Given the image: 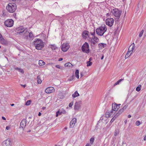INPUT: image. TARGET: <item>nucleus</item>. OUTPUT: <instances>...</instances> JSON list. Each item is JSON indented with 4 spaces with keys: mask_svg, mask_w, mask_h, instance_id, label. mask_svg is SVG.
<instances>
[{
    "mask_svg": "<svg viewBox=\"0 0 146 146\" xmlns=\"http://www.w3.org/2000/svg\"><path fill=\"white\" fill-rule=\"evenodd\" d=\"M81 48L83 52L87 54L89 53V45L87 42H85L82 46Z\"/></svg>",
    "mask_w": 146,
    "mask_h": 146,
    "instance_id": "obj_5",
    "label": "nucleus"
},
{
    "mask_svg": "<svg viewBox=\"0 0 146 146\" xmlns=\"http://www.w3.org/2000/svg\"><path fill=\"white\" fill-rule=\"evenodd\" d=\"M21 86H23V87H25L26 86V85H22V84H21Z\"/></svg>",
    "mask_w": 146,
    "mask_h": 146,
    "instance_id": "obj_61",
    "label": "nucleus"
},
{
    "mask_svg": "<svg viewBox=\"0 0 146 146\" xmlns=\"http://www.w3.org/2000/svg\"><path fill=\"white\" fill-rule=\"evenodd\" d=\"M119 108V107L118 106L116 103L112 104V110L114 111H116Z\"/></svg>",
    "mask_w": 146,
    "mask_h": 146,
    "instance_id": "obj_15",
    "label": "nucleus"
},
{
    "mask_svg": "<svg viewBox=\"0 0 146 146\" xmlns=\"http://www.w3.org/2000/svg\"><path fill=\"white\" fill-rule=\"evenodd\" d=\"M80 96L78 92L77 91H76L75 92L72 94V97L74 98H75L76 97Z\"/></svg>",
    "mask_w": 146,
    "mask_h": 146,
    "instance_id": "obj_18",
    "label": "nucleus"
},
{
    "mask_svg": "<svg viewBox=\"0 0 146 146\" xmlns=\"http://www.w3.org/2000/svg\"><path fill=\"white\" fill-rule=\"evenodd\" d=\"M19 69H20V68H19L18 67H17V68H15V69L17 70H19Z\"/></svg>",
    "mask_w": 146,
    "mask_h": 146,
    "instance_id": "obj_56",
    "label": "nucleus"
},
{
    "mask_svg": "<svg viewBox=\"0 0 146 146\" xmlns=\"http://www.w3.org/2000/svg\"><path fill=\"white\" fill-rule=\"evenodd\" d=\"M90 40L91 41H92V40H94V36H93L92 38H90Z\"/></svg>",
    "mask_w": 146,
    "mask_h": 146,
    "instance_id": "obj_52",
    "label": "nucleus"
},
{
    "mask_svg": "<svg viewBox=\"0 0 146 146\" xmlns=\"http://www.w3.org/2000/svg\"><path fill=\"white\" fill-rule=\"evenodd\" d=\"M50 48L52 49V50H55L57 48L55 45H50Z\"/></svg>",
    "mask_w": 146,
    "mask_h": 146,
    "instance_id": "obj_25",
    "label": "nucleus"
},
{
    "mask_svg": "<svg viewBox=\"0 0 146 146\" xmlns=\"http://www.w3.org/2000/svg\"><path fill=\"white\" fill-rule=\"evenodd\" d=\"M61 114L60 111L59 109L56 112V117H58V115H60Z\"/></svg>",
    "mask_w": 146,
    "mask_h": 146,
    "instance_id": "obj_31",
    "label": "nucleus"
},
{
    "mask_svg": "<svg viewBox=\"0 0 146 146\" xmlns=\"http://www.w3.org/2000/svg\"><path fill=\"white\" fill-rule=\"evenodd\" d=\"M17 33L21 35L22 33L25 34L27 32V29L23 27H19L17 29Z\"/></svg>",
    "mask_w": 146,
    "mask_h": 146,
    "instance_id": "obj_7",
    "label": "nucleus"
},
{
    "mask_svg": "<svg viewBox=\"0 0 146 146\" xmlns=\"http://www.w3.org/2000/svg\"><path fill=\"white\" fill-rule=\"evenodd\" d=\"M72 64L71 63H70V62L66 63L64 64V66L65 67H70L71 66L72 67Z\"/></svg>",
    "mask_w": 146,
    "mask_h": 146,
    "instance_id": "obj_23",
    "label": "nucleus"
},
{
    "mask_svg": "<svg viewBox=\"0 0 146 146\" xmlns=\"http://www.w3.org/2000/svg\"><path fill=\"white\" fill-rule=\"evenodd\" d=\"M131 54V53H130V54H129V50H128V51L127 52L125 56V58H128L129 56Z\"/></svg>",
    "mask_w": 146,
    "mask_h": 146,
    "instance_id": "obj_33",
    "label": "nucleus"
},
{
    "mask_svg": "<svg viewBox=\"0 0 146 146\" xmlns=\"http://www.w3.org/2000/svg\"><path fill=\"white\" fill-rule=\"evenodd\" d=\"M113 110H112L111 111H110L109 112H107L106 113L107 115H108V117H111V116L112 115V113H113Z\"/></svg>",
    "mask_w": 146,
    "mask_h": 146,
    "instance_id": "obj_22",
    "label": "nucleus"
},
{
    "mask_svg": "<svg viewBox=\"0 0 146 146\" xmlns=\"http://www.w3.org/2000/svg\"><path fill=\"white\" fill-rule=\"evenodd\" d=\"M119 131L118 129H116L115 130L114 132V135L115 136H116L119 133Z\"/></svg>",
    "mask_w": 146,
    "mask_h": 146,
    "instance_id": "obj_28",
    "label": "nucleus"
},
{
    "mask_svg": "<svg viewBox=\"0 0 146 146\" xmlns=\"http://www.w3.org/2000/svg\"><path fill=\"white\" fill-rule=\"evenodd\" d=\"M107 30V28L105 26H101L97 28L96 30V32L98 35L102 36L103 35Z\"/></svg>",
    "mask_w": 146,
    "mask_h": 146,
    "instance_id": "obj_4",
    "label": "nucleus"
},
{
    "mask_svg": "<svg viewBox=\"0 0 146 146\" xmlns=\"http://www.w3.org/2000/svg\"><path fill=\"white\" fill-rule=\"evenodd\" d=\"M11 144L10 139H8L2 143V146H11Z\"/></svg>",
    "mask_w": 146,
    "mask_h": 146,
    "instance_id": "obj_9",
    "label": "nucleus"
},
{
    "mask_svg": "<svg viewBox=\"0 0 146 146\" xmlns=\"http://www.w3.org/2000/svg\"><path fill=\"white\" fill-rule=\"evenodd\" d=\"M115 118L114 117H113L111 120L110 121V123H112L115 120Z\"/></svg>",
    "mask_w": 146,
    "mask_h": 146,
    "instance_id": "obj_46",
    "label": "nucleus"
},
{
    "mask_svg": "<svg viewBox=\"0 0 146 146\" xmlns=\"http://www.w3.org/2000/svg\"><path fill=\"white\" fill-rule=\"evenodd\" d=\"M73 104V102L72 101L69 104V106L70 108L72 107Z\"/></svg>",
    "mask_w": 146,
    "mask_h": 146,
    "instance_id": "obj_43",
    "label": "nucleus"
},
{
    "mask_svg": "<svg viewBox=\"0 0 146 146\" xmlns=\"http://www.w3.org/2000/svg\"><path fill=\"white\" fill-rule=\"evenodd\" d=\"M79 70L78 69L76 70L75 71V76L78 78H79Z\"/></svg>",
    "mask_w": 146,
    "mask_h": 146,
    "instance_id": "obj_26",
    "label": "nucleus"
},
{
    "mask_svg": "<svg viewBox=\"0 0 146 146\" xmlns=\"http://www.w3.org/2000/svg\"><path fill=\"white\" fill-rule=\"evenodd\" d=\"M94 41H95L96 42H98V41L99 40V39L97 37L94 36Z\"/></svg>",
    "mask_w": 146,
    "mask_h": 146,
    "instance_id": "obj_32",
    "label": "nucleus"
},
{
    "mask_svg": "<svg viewBox=\"0 0 146 146\" xmlns=\"http://www.w3.org/2000/svg\"><path fill=\"white\" fill-rule=\"evenodd\" d=\"M86 63L87 64V66H90L92 64V63L90 61H88Z\"/></svg>",
    "mask_w": 146,
    "mask_h": 146,
    "instance_id": "obj_30",
    "label": "nucleus"
},
{
    "mask_svg": "<svg viewBox=\"0 0 146 146\" xmlns=\"http://www.w3.org/2000/svg\"><path fill=\"white\" fill-rule=\"evenodd\" d=\"M46 109V107H42V109L43 110H44Z\"/></svg>",
    "mask_w": 146,
    "mask_h": 146,
    "instance_id": "obj_59",
    "label": "nucleus"
},
{
    "mask_svg": "<svg viewBox=\"0 0 146 146\" xmlns=\"http://www.w3.org/2000/svg\"><path fill=\"white\" fill-rule=\"evenodd\" d=\"M74 78V75H73L72 76L70 77V78L68 79V80L69 81H71L73 80Z\"/></svg>",
    "mask_w": 146,
    "mask_h": 146,
    "instance_id": "obj_38",
    "label": "nucleus"
},
{
    "mask_svg": "<svg viewBox=\"0 0 146 146\" xmlns=\"http://www.w3.org/2000/svg\"><path fill=\"white\" fill-rule=\"evenodd\" d=\"M127 122V121L126 120H125L124 121V123H125V124H126Z\"/></svg>",
    "mask_w": 146,
    "mask_h": 146,
    "instance_id": "obj_62",
    "label": "nucleus"
},
{
    "mask_svg": "<svg viewBox=\"0 0 146 146\" xmlns=\"http://www.w3.org/2000/svg\"><path fill=\"white\" fill-rule=\"evenodd\" d=\"M141 85H139L136 88V90L137 92L141 90Z\"/></svg>",
    "mask_w": 146,
    "mask_h": 146,
    "instance_id": "obj_29",
    "label": "nucleus"
},
{
    "mask_svg": "<svg viewBox=\"0 0 146 146\" xmlns=\"http://www.w3.org/2000/svg\"><path fill=\"white\" fill-rule=\"evenodd\" d=\"M111 123L110 122L109 124L107 126H108V127L110 126L111 125Z\"/></svg>",
    "mask_w": 146,
    "mask_h": 146,
    "instance_id": "obj_57",
    "label": "nucleus"
},
{
    "mask_svg": "<svg viewBox=\"0 0 146 146\" xmlns=\"http://www.w3.org/2000/svg\"><path fill=\"white\" fill-rule=\"evenodd\" d=\"M143 30H142L139 33V37H141L143 34Z\"/></svg>",
    "mask_w": 146,
    "mask_h": 146,
    "instance_id": "obj_36",
    "label": "nucleus"
},
{
    "mask_svg": "<svg viewBox=\"0 0 146 146\" xmlns=\"http://www.w3.org/2000/svg\"><path fill=\"white\" fill-rule=\"evenodd\" d=\"M37 83L38 84H40L42 82V81L41 79L40 78V76L38 75L37 76Z\"/></svg>",
    "mask_w": 146,
    "mask_h": 146,
    "instance_id": "obj_19",
    "label": "nucleus"
},
{
    "mask_svg": "<svg viewBox=\"0 0 146 146\" xmlns=\"http://www.w3.org/2000/svg\"><path fill=\"white\" fill-rule=\"evenodd\" d=\"M121 11H119L118 9H113L111 11L112 14L116 18L115 19V21H118L122 13Z\"/></svg>",
    "mask_w": 146,
    "mask_h": 146,
    "instance_id": "obj_3",
    "label": "nucleus"
},
{
    "mask_svg": "<svg viewBox=\"0 0 146 146\" xmlns=\"http://www.w3.org/2000/svg\"><path fill=\"white\" fill-rule=\"evenodd\" d=\"M2 42V44L6 45L7 44V41L4 39V40H2L1 41Z\"/></svg>",
    "mask_w": 146,
    "mask_h": 146,
    "instance_id": "obj_39",
    "label": "nucleus"
},
{
    "mask_svg": "<svg viewBox=\"0 0 146 146\" xmlns=\"http://www.w3.org/2000/svg\"><path fill=\"white\" fill-rule=\"evenodd\" d=\"M10 128V127L9 126H7L6 127V129L7 130H8Z\"/></svg>",
    "mask_w": 146,
    "mask_h": 146,
    "instance_id": "obj_50",
    "label": "nucleus"
},
{
    "mask_svg": "<svg viewBox=\"0 0 146 146\" xmlns=\"http://www.w3.org/2000/svg\"><path fill=\"white\" fill-rule=\"evenodd\" d=\"M104 57V56L103 55L102 57H101V59L102 60L103 59Z\"/></svg>",
    "mask_w": 146,
    "mask_h": 146,
    "instance_id": "obj_60",
    "label": "nucleus"
},
{
    "mask_svg": "<svg viewBox=\"0 0 146 146\" xmlns=\"http://www.w3.org/2000/svg\"><path fill=\"white\" fill-rule=\"evenodd\" d=\"M29 37L30 38H32L33 37V35L32 34V32H30L29 33Z\"/></svg>",
    "mask_w": 146,
    "mask_h": 146,
    "instance_id": "obj_40",
    "label": "nucleus"
},
{
    "mask_svg": "<svg viewBox=\"0 0 146 146\" xmlns=\"http://www.w3.org/2000/svg\"><path fill=\"white\" fill-rule=\"evenodd\" d=\"M77 119L76 118H73L70 123V127H73L76 122Z\"/></svg>",
    "mask_w": 146,
    "mask_h": 146,
    "instance_id": "obj_14",
    "label": "nucleus"
},
{
    "mask_svg": "<svg viewBox=\"0 0 146 146\" xmlns=\"http://www.w3.org/2000/svg\"><path fill=\"white\" fill-rule=\"evenodd\" d=\"M31 102V100H28L26 102L25 105L26 106H28L30 104Z\"/></svg>",
    "mask_w": 146,
    "mask_h": 146,
    "instance_id": "obj_34",
    "label": "nucleus"
},
{
    "mask_svg": "<svg viewBox=\"0 0 146 146\" xmlns=\"http://www.w3.org/2000/svg\"><path fill=\"white\" fill-rule=\"evenodd\" d=\"M2 119H3L4 120H6V118L3 116H2Z\"/></svg>",
    "mask_w": 146,
    "mask_h": 146,
    "instance_id": "obj_53",
    "label": "nucleus"
},
{
    "mask_svg": "<svg viewBox=\"0 0 146 146\" xmlns=\"http://www.w3.org/2000/svg\"><path fill=\"white\" fill-rule=\"evenodd\" d=\"M88 32L87 31H83L82 33V35L83 37L84 38H86V36H88L89 37V36L88 35Z\"/></svg>",
    "mask_w": 146,
    "mask_h": 146,
    "instance_id": "obj_16",
    "label": "nucleus"
},
{
    "mask_svg": "<svg viewBox=\"0 0 146 146\" xmlns=\"http://www.w3.org/2000/svg\"><path fill=\"white\" fill-rule=\"evenodd\" d=\"M31 130H28L27 131V132L28 133H29V132H31Z\"/></svg>",
    "mask_w": 146,
    "mask_h": 146,
    "instance_id": "obj_64",
    "label": "nucleus"
},
{
    "mask_svg": "<svg viewBox=\"0 0 146 146\" xmlns=\"http://www.w3.org/2000/svg\"><path fill=\"white\" fill-rule=\"evenodd\" d=\"M124 111V110L123 109V108H122V109H120L118 111V112L120 114L122 112H123Z\"/></svg>",
    "mask_w": 146,
    "mask_h": 146,
    "instance_id": "obj_35",
    "label": "nucleus"
},
{
    "mask_svg": "<svg viewBox=\"0 0 146 146\" xmlns=\"http://www.w3.org/2000/svg\"><path fill=\"white\" fill-rule=\"evenodd\" d=\"M18 71L22 74H23L24 73V72L23 70V69H21L20 68Z\"/></svg>",
    "mask_w": 146,
    "mask_h": 146,
    "instance_id": "obj_47",
    "label": "nucleus"
},
{
    "mask_svg": "<svg viewBox=\"0 0 146 146\" xmlns=\"http://www.w3.org/2000/svg\"><path fill=\"white\" fill-rule=\"evenodd\" d=\"M85 146H89V144L87 143Z\"/></svg>",
    "mask_w": 146,
    "mask_h": 146,
    "instance_id": "obj_63",
    "label": "nucleus"
},
{
    "mask_svg": "<svg viewBox=\"0 0 146 146\" xmlns=\"http://www.w3.org/2000/svg\"><path fill=\"white\" fill-rule=\"evenodd\" d=\"M94 139L93 137H92L91 138H90V142L91 144H92L93 143L94 141Z\"/></svg>",
    "mask_w": 146,
    "mask_h": 146,
    "instance_id": "obj_37",
    "label": "nucleus"
},
{
    "mask_svg": "<svg viewBox=\"0 0 146 146\" xmlns=\"http://www.w3.org/2000/svg\"><path fill=\"white\" fill-rule=\"evenodd\" d=\"M62 60H63V58H59L58 59V61H61Z\"/></svg>",
    "mask_w": 146,
    "mask_h": 146,
    "instance_id": "obj_55",
    "label": "nucleus"
},
{
    "mask_svg": "<svg viewBox=\"0 0 146 146\" xmlns=\"http://www.w3.org/2000/svg\"><path fill=\"white\" fill-rule=\"evenodd\" d=\"M57 68L60 69V65H57L55 66Z\"/></svg>",
    "mask_w": 146,
    "mask_h": 146,
    "instance_id": "obj_49",
    "label": "nucleus"
},
{
    "mask_svg": "<svg viewBox=\"0 0 146 146\" xmlns=\"http://www.w3.org/2000/svg\"><path fill=\"white\" fill-rule=\"evenodd\" d=\"M26 123L27 121L26 119H24L22 120L20 123L19 128L20 129L22 128L23 130L26 126Z\"/></svg>",
    "mask_w": 146,
    "mask_h": 146,
    "instance_id": "obj_10",
    "label": "nucleus"
},
{
    "mask_svg": "<svg viewBox=\"0 0 146 146\" xmlns=\"http://www.w3.org/2000/svg\"><path fill=\"white\" fill-rule=\"evenodd\" d=\"M45 64V62H44L43 60H40L39 61V64L40 66H42L44 65Z\"/></svg>",
    "mask_w": 146,
    "mask_h": 146,
    "instance_id": "obj_24",
    "label": "nucleus"
},
{
    "mask_svg": "<svg viewBox=\"0 0 146 146\" xmlns=\"http://www.w3.org/2000/svg\"><path fill=\"white\" fill-rule=\"evenodd\" d=\"M54 89L53 87H49L47 88L45 90V92L46 93H50L53 92Z\"/></svg>",
    "mask_w": 146,
    "mask_h": 146,
    "instance_id": "obj_13",
    "label": "nucleus"
},
{
    "mask_svg": "<svg viewBox=\"0 0 146 146\" xmlns=\"http://www.w3.org/2000/svg\"><path fill=\"white\" fill-rule=\"evenodd\" d=\"M106 44L103 43H100L98 44V46L100 48H104L106 46Z\"/></svg>",
    "mask_w": 146,
    "mask_h": 146,
    "instance_id": "obj_21",
    "label": "nucleus"
},
{
    "mask_svg": "<svg viewBox=\"0 0 146 146\" xmlns=\"http://www.w3.org/2000/svg\"><path fill=\"white\" fill-rule=\"evenodd\" d=\"M91 35H92L93 36H95V30H94V32L93 33H91Z\"/></svg>",
    "mask_w": 146,
    "mask_h": 146,
    "instance_id": "obj_48",
    "label": "nucleus"
},
{
    "mask_svg": "<svg viewBox=\"0 0 146 146\" xmlns=\"http://www.w3.org/2000/svg\"><path fill=\"white\" fill-rule=\"evenodd\" d=\"M124 79H121L118 80L116 83L113 85V86H115L116 85L119 84L122 81H123Z\"/></svg>",
    "mask_w": 146,
    "mask_h": 146,
    "instance_id": "obj_20",
    "label": "nucleus"
},
{
    "mask_svg": "<svg viewBox=\"0 0 146 146\" xmlns=\"http://www.w3.org/2000/svg\"><path fill=\"white\" fill-rule=\"evenodd\" d=\"M140 122L139 121H137L136 122V124L137 126H138L140 125Z\"/></svg>",
    "mask_w": 146,
    "mask_h": 146,
    "instance_id": "obj_45",
    "label": "nucleus"
},
{
    "mask_svg": "<svg viewBox=\"0 0 146 146\" xmlns=\"http://www.w3.org/2000/svg\"><path fill=\"white\" fill-rule=\"evenodd\" d=\"M41 115V113L40 112H39L38 113V115L39 116H40Z\"/></svg>",
    "mask_w": 146,
    "mask_h": 146,
    "instance_id": "obj_54",
    "label": "nucleus"
},
{
    "mask_svg": "<svg viewBox=\"0 0 146 146\" xmlns=\"http://www.w3.org/2000/svg\"><path fill=\"white\" fill-rule=\"evenodd\" d=\"M114 21V20L113 18H108L106 20V23L107 25L111 27L113 25Z\"/></svg>",
    "mask_w": 146,
    "mask_h": 146,
    "instance_id": "obj_8",
    "label": "nucleus"
},
{
    "mask_svg": "<svg viewBox=\"0 0 146 146\" xmlns=\"http://www.w3.org/2000/svg\"><path fill=\"white\" fill-rule=\"evenodd\" d=\"M17 9V5L15 3H9L6 6L7 10L9 13L14 12Z\"/></svg>",
    "mask_w": 146,
    "mask_h": 146,
    "instance_id": "obj_2",
    "label": "nucleus"
},
{
    "mask_svg": "<svg viewBox=\"0 0 146 146\" xmlns=\"http://www.w3.org/2000/svg\"><path fill=\"white\" fill-rule=\"evenodd\" d=\"M134 44L133 43L129 46L128 48V50H129V53L134 49Z\"/></svg>",
    "mask_w": 146,
    "mask_h": 146,
    "instance_id": "obj_17",
    "label": "nucleus"
},
{
    "mask_svg": "<svg viewBox=\"0 0 146 146\" xmlns=\"http://www.w3.org/2000/svg\"><path fill=\"white\" fill-rule=\"evenodd\" d=\"M34 42L36 49L38 50H41L44 46L45 43L39 38L35 39Z\"/></svg>",
    "mask_w": 146,
    "mask_h": 146,
    "instance_id": "obj_1",
    "label": "nucleus"
},
{
    "mask_svg": "<svg viewBox=\"0 0 146 146\" xmlns=\"http://www.w3.org/2000/svg\"><path fill=\"white\" fill-rule=\"evenodd\" d=\"M128 106V105L127 104L125 105L122 108L124 110H125L127 108V106Z\"/></svg>",
    "mask_w": 146,
    "mask_h": 146,
    "instance_id": "obj_41",
    "label": "nucleus"
},
{
    "mask_svg": "<svg viewBox=\"0 0 146 146\" xmlns=\"http://www.w3.org/2000/svg\"><path fill=\"white\" fill-rule=\"evenodd\" d=\"M120 115V114L118 112V113H116L113 117L116 119V118Z\"/></svg>",
    "mask_w": 146,
    "mask_h": 146,
    "instance_id": "obj_44",
    "label": "nucleus"
},
{
    "mask_svg": "<svg viewBox=\"0 0 146 146\" xmlns=\"http://www.w3.org/2000/svg\"><path fill=\"white\" fill-rule=\"evenodd\" d=\"M60 111L61 114L62 113L63 114H65L66 113V110L63 108H62L61 109H60Z\"/></svg>",
    "mask_w": 146,
    "mask_h": 146,
    "instance_id": "obj_27",
    "label": "nucleus"
},
{
    "mask_svg": "<svg viewBox=\"0 0 146 146\" xmlns=\"http://www.w3.org/2000/svg\"><path fill=\"white\" fill-rule=\"evenodd\" d=\"M81 102V101L76 102L74 107V109L75 110H78L80 109Z\"/></svg>",
    "mask_w": 146,
    "mask_h": 146,
    "instance_id": "obj_12",
    "label": "nucleus"
},
{
    "mask_svg": "<svg viewBox=\"0 0 146 146\" xmlns=\"http://www.w3.org/2000/svg\"><path fill=\"white\" fill-rule=\"evenodd\" d=\"M127 117L128 118H130L131 117V116L130 115H128Z\"/></svg>",
    "mask_w": 146,
    "mask_h": 146,
    "instance_id": "obj_58",
    "label": "nucleus"
},
{
    "mask_svg": "<svg viewBox=\"0 0 146 146\" xmlns=\"http://www.w3.org/2000/svg\"><path fill=\"white\" fill-rule=\"evenodd\" d=\"M69 48V46L68 43H63L61 49L64 52L66 51Z\"/></svg>",
    "mask_w": 146,
    "mask_h": 146,
    "instance_id": "obj_11",
    "label": "nucleus"
},
{
    "mask_svg": "<svg viewBox=\"0 0 146 146\" xmlns=\"http://www.w3.org/2000/svg\"><path fill=\"white\" fill-rule=\"evenodd\" d=\"M91 43H92L94 45H95V44H96V42L95 41H91Z\"/></svg>",
    "mask_w": 146,
    "mask_h": 146,
    "instance_id": "obj_51",
    "label": "nucleus"
},
{
    "mask_svg": "<svg viewBox=\"0 0 146 146\" xmlns=\"http://www.w3.org/2000/svg\"><path fill=\"white\" fill-rule=\"evenodd\" d=\"M4 40V38L2 35L0 33V41Z\"/></svg>",
    "mask_w": 146,
    "mask_h": 146,
    "instance_id": "obj_42",
    "label": "nucleus"
},
{
    "mask_svg": "<svg viewBox=\"0 0 146 146\" xmlns=\"http://www.w3.org/2000/svg\"><path fill=\"white\" fill-rule=\"evenodd\" d=\"M5 26L8 27H11L13 25L14 21L12 19H8L4 22Z\"/></svg>",
    "mask_w": 146,
    "mask_h": 146,
    "instance_id": "obj_6",
    "label": "nucleus"
}]
</instances>
